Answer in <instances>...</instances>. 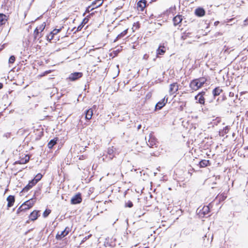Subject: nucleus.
<instances>
[{"label": "nucleus", "mask_w": 248, "mask_h": 248, "mask_svg": "<svg viewBox=\"0 0 248 248\" xmlns=\"http://www.w3.org/2000/svg\"><path fill=\"white\" fill-rule=\"evenodd\" d=\"M195 99L197 100V102L201 104H204L205 102V99L204 97L202 95H197L195 96Z\"/></svg>", "instance_id": "20"}, {"label": "nucleus", "mask_w": 248, "mask_h": 248, "mask_svg": "<svg viewBox=\"0 0 248 248\" xmlns=\"http://www.w3.org/2000/svg\"><path fill=\"white\" fill-rule=\"evenodd\" d=\"M202 87L197 79L192 80L189 84V87L192 91H197Z\"/></svg>", "instance_id": "2"}, {"label": "nucleus", "mask_w": 248, "mask_h": 248, "mask_svg": "<svg viewBox=\"0 0 248 248\" xmlns=\"http://www.w3.org/2000/svg\"><path fill=\"white\" fill-rule=\"evenodd\" d=\"M79 159H85V156L83 155H80Z\"/></svg>", "instance_id": "44"}, {"label": "nucleus", "mask_w": 248, "mask_h": 248, "mask_svg": "<svg viewBox=\"0 0 248 248\" xmlns=\"http://www.w3.org/2000/svg\"><path fill=\"white\" fill-rule=\"evenodd\" d=\"M176 7L175 6L171 7L169 9L167 10L165 12L163 13L164 15H166L167 16H169L170 15H172V16L174 15V13H175Z\"/></svg>", "instance_id": "12"}, {"label": "nucleus", "mask_w": 248, "mask_h": 248, "mask_svg": "<svg viewBox=\"0 0 248 248\" xmlns=\"http://www.w3.org/2000/svg\"><path fill=\"white\" fill-rule=\"evenodd\" d=\"M55 35L56 33H54L53 32H50L49 34H47L46 35V38L47 40L49 41H50L51 40H54V42H56L57 40V39L55 38Z\"/></svg>", "instance_id": "17"}, {"label": "nucleus", "mask_w": 248, "mask_h": 248, "mask_svg": "<svg viewBox=\"0 0 248 248\" xmlns=\"http://www.w3.org/2000/svg\"><path fill=\"white\" fill-rule=\"evenodd\" d=\"M199 38V37H198V35H196L195 36H194V37L193 39L192 40V41H194L196 40V39Z\"/></svg>", "instance_id": "45"}, {"label": "nucleus", "mask_w": 248, "mask_h": 248, "mask_svg": "<svg viewBox=\"0 0 248 248\" xmlns=\"http://www.w3.org/2000/svg\"><path fill=\"white\" fill-rule=\"evenodd\" d=\"M205 92H200L199 93L198 95H202L203 97V96L205 95Z\"/></svg>", "instance_id": "40"}, {"label": "nucleus", "mask_w": 248, "mask_h": 248, "mask_svg": "<svg viewBox=\"0 0 248 248\" xmlns=\"http://www.w3.org/2000/svg\"><path fill=\"white\" fill-rule=\"evenodd\" d=\"M58 32H56V33H56V35H55V38H57V40H59V39H58V37H57V33H58Z\"/></svg>", "instance_id": "49"}, {"label": "nucleus", "mask_w": 248, "mask_h": 248, "mask_svg": "<svg viewBox=\"0 0 248 248\" xmlns=\"http://www.w3.org/2000/svg\"><path fill=\"white\" fill-rule=\"evenodd\" d=\"M70 231V228L66 227L65 229L63 231L61 232L60 234L58 233L56 237L57 239H61L62 238L67 235L69 233Z\"/></svg>", "instance_id": "5"}, {"label": "nucleus", "mask_w": 248, "mask_h": 248, "mask_svg": "<svg viewBox=\"0 0 248 248\" xmlns=\"http://www.w3.org/2000/svg\"><path fill=\"white\" fill-rule=\"evenodd\" d=\"M147 1L146 0H140L137 3V8L138 10L143 11L146 6Z\"/></svg>", "instance_id": "9"}, {"label": "nucleus", "mask_w": 248, "mask_h": 248, "mask_svg": "<svg viewBox=\"0 0 248 248\" xmlns=\"http://www.w3.org/2000/svg\"><path fill=\"white\" fill-rule=\"evenodd\" d=\"M82 202L81 194L78 193L75 195L71 200V203L73 204H76L80 203Z\"/></svg>", "instance_id": "4"}, {"label": "nucleus", "mask_w": 248, "mask_h": 248, "mask_svg": "<svg viewBox=\"0 0 248 248\" xmlns=\"http://www.w3.org/2000/svg\"><path fill=\"white\" fill-rule=\"evenodd\" d=\"M167 99L165 101V98L159 101L155 105V109H161L166 104Z\"/></svg>", "instance_id": "14"}, {"label": "nucleus", "mask_w": 248, "mask_h": 248, "mask_svg": "<svg viewBox=\"0 0 248 248\" xmlns=\"http://www.w3.org/2000/svg\"><path fill=\"white\" fill-rule=\"evenodd\" d=\"M147 143L150 148L156 147V140L152 134L150 133L149 134L148 141Z\"/></svg>", "instance_id": "3"}, {"label": "nucleus", "mask_w": 248, "mask_h": 248, "mask_svg": "<svg viewBox=\"0 0 248 248\" xmlns=\"http://www.w3.org/2000/svg\"><path fill=\"white\" fill-rule=\"evenodd\" d=\"M25 207H27V205H25V206H24V207H23V208H25Z\"/></svg>", "instance_id": "63"}, {"label": "nucleus", "mask_w": 248, "mask_h": 248, "mask_svg": "<svg viewBox=\"0 0 248 248\" xmlns=\"http://www.w3.org/2000/svg\"><path fill=\"white\" fill-rule=\"evenodd\" d=\"M205 14V11L203 8L199 7L195 9V14L199 17L203 16Z\"/></svg>", "instance_id": "11"}, {"label": "nucleus", "mask_w": 248, "mask_h": 248, "mask_svg": "<svg viewBox=\"0 0 248 248\" xmlns=\"http://www.w3.org/2000/svg\"><path fill=\"white\" fill-rule=\"evenodd\" d=\"M116 152V149L113 146L108 148L107 150V155L108 156L109 160H112L115 156L114 154Z\"/></svg>", "instance_id": "7"}, {"label": "nucleus", "mask_w": 248, "mask_h": 248, "mask_svg": "<svg viewBox=\"0 0 248 248\" xmlns=\"http://www.w3.org/2000/svg\"><path fill=\"white\" fill-rule=\"evenodd\" d=\"M85 17H87L88 18V20H89V18H91V17L89 16V15L88 16H87Z\"/></svg>", "instance_id": "53"}, {"label": "nucleus", "mask_w": 248, "mask_h": 248, "mask_svg": "<svg viewBox=\"0 0 248 248\" xmlns=\"http://www.w3.org/2000/svg\"><path fill=\"white\" fill-rule=\"evenodd\" d=\"M61 29H55L52 31H61Z\"/></svg>", "instance_id": "46"}, {"label": "nucleus", "mask_w": 248, "mask_h": 248, "mask_svg": "<svg viewBox=\"0 0 248 248\" xmlns=\"http://www.w3.org/2000/svg\"><path fill=\"white\" fill-rule=\"evenodd\" d=\"M7 20V16L3 14H0V26L5 24Z\"/></svg>", "instance_id": "21"}, {"label": "nucleus", "mask_w": 248, "mask_h": 248, "mask_svg": "<svg viewBox=\"0 0 248 248\" xmlns=\"http://www.w3.org/2000/svg\"><path fill=\"white\" fill-rule=\"evenodd\" d=\"M49 73V72H48V71L45 72V73H46V74Z\"/></svg>", "instance_id": "58"}, {"label": "nucleus", "mask_w": 248, "mask_h": 248, "mask_svg": "<svg viewBox=\"0 0 248 248\" xmlns=\"http://www.w3.org/2000/svg\"><path fill=\"white\" fill-rule=\"evenodd\" d=\"M197 79L202 86L203 85V84L205 83V82L206 81V80L203 78H197Z\"/></svg>", "instance_id": "33"}, {"label": "nucleus", "mask_w": 248, "mask_h": 248, "mask_svg": "<svg viewBox=\"0 0 248 248\" xmlns=\"http://www.w3.org/2000/svg\"><path fill=\"white\" fill-rule=\"evenodd\" d=\"M119 165H118L117 167H116V169H119Z\"/></svg>", "instance_id": "56"}, {"label": "nucleus", "mask_w": 248, "mask_h": 248, "mask_svg": "<svg viewBox=\"0 0 248 248\" xmlns=\"http://www.w3.org/2000/svg\"><path fill=\"white\" fill-rule=\"evenodd\" d=\"M5 44L0 46V52L4 48Z\"/></svg>", "instance_id": "43"}, {"label": "nucleus", "mask_w": 248, "mask_h": 248, "mask_svg": "<svg viewBox=\"0 0 248 248\" xmlns=\"http://www.w3.org/2000/svg\"><path fill=\"white\" fill-rule=\"evenodd\" d=\"M127 32H122L120 34H119L116 37V38L114 40V42H116L117 41L119 38L124 37Z\"/></svg>", "instance_id": "35"}, {"label": "nucleus", "mask_w": 248, "mask_h": 248, "mask_svg": "<svg viewBox=\"0 0 248 248\" xmlns=\"http://www.w3.org/2000/svg\"><path fill=\"white\" fill-rule=\"evenodd\" d=\"M133 203L130 201H128L127 202H125V207L131 208L132 207H133Z\"/></svg>", "instance_id": "36"}, {"label": "nucleus", "mask_w": 248, "mask_h": 248, "mask_svg": "<svg viewBox=\"0 0 248 248\" xmlns=\"http://www.w3.org/2000/svg\"><path fill=\"white\" fill-rule=\"evenodd\" d=\"M222 92V90L219 87H217L215 88L213 91V94L214 96L219 95Z\"/></svg>", "instance_id": "27"}, {"label": "nucleus", "mask_w": 248, "mask_h": 248, "mask_svg": "<svg viewBox=\"0 0 248 248\" xmlns=\"http://www.w3.org/2000/svg\"><path fill=\"white\" fill-rule=\"evenodd\" d=\"M41 35V32H33V33H28L24 35L23 42L26 44V46H28L31 42H34L36 40L39 39Z\"/></svg>", "instance_id": "1"}, {"label": "nucleus", "mask_w": 248, "mask_h": 248, "mask_svg": "<svg viewBox=\"0 0 248 248\" xmlns=\"http://www.w3.org/2000/svg\"><path fill=\"white\" fill-rule=\"evenodd\" d=\"M87 27H88V26H86V27H85V30H86Z\"/></svg>", "instance_id": "60"}, {"label": "nucleus", "mask_w": 248, "mask_h": 248, "mask_svg": "<svg viewBox=\"0 0 248 248\" xmlns=\"http://www.w3.org/2000/svg\"><path fill=\"white\" fill-rule=\"evenodd\" d=\"M210 212V209L208 206H204L202 210V214L204 216L207 215Z\"/></svg>", "instance_id": "28"}, {"label": "nucleus", "mask_w": 248, "mask_h": 248, "mask_svg": "<svg viewBox=\"0 0 248 248\" xmlns=\"http://www.w3.org/2000/svg\"><path fill=\"white\" fill-rule=\"evenodd\" d=\"M85 119L86 120H90L91 119L92 116L93 115V110L92 108H89L87 110H86L85 111Z\"/></svg>", "instance_id": "16"}, {"label": "nucleus", "mask_w": 248, "mask_h": 248, "mask_svg": "<svg viewBox=\"0 0 248 248\" xmlns=\"http://www.w3.org/2000/svg\"><path fill=\"white\" fill-rule=\"evenodd\" d=\"M209 165V161L207 160H202L199 162V166L200 168H204Z\"/></svg>", "instance_id": "23"}, {"label": "nucleus", "mask_w": 248, "mask_h": 248, "mask_svg": "<svg viewBox=\"0 0 248 248\" xmlns=\"http://www.w3.org/2000/svg\"><path fill=\"white\" fill-rule=\"evenodd\" d=\"M76 29V27H73L71 30V31H74V30Z\"/></svg>", "instance_id": "54"}, {"label": "nucleus", "mask_w": 248, "mask_h": 248, "mask_svg": "<svg viewBox=\"0 0 248 248\" xmlns=\"http://www.w3.org/2000/svg\"><path fill=\"white\" fill-rule=\"evenodd\" d=\"M227 196L224 195H221L219 196H218L219 200L224 201L226 199Z\"/></svg>", "instance_id": "39"}, {"label": "nucleus", "mask_w": 248, "mask_h": 248, "mask_svg": "<svg viewBox=\"0 0 248 248\" xmlns=\"http://www.w3.org/2000/svg\"><path fill=\"white\" fill-rule=\"evenodd\" d=\"M88 22V19L87 17H85L82 22L80 23V24L78 27L77 30L76 31H80L83 27L84 26V25Z\"/></svg>", "instance_id": "18"}, {"label": "nucleus", "mask_w": 248, "mask_h": 248, "mask_svg": "<svg viewBox=\"0 0 248 248\" xmlns=\"http://www.w3.org/2000/svg\"><path fill=\"white\" fill-rule=\"evenodd\" d=\"M51 213V210L46 209L43 213V216L44 217H46Z\"/></svg>", "instance_id": "34"}, {"label": "nucleus", "mask_w": 248, "mask_h": 248, "mask_svg": "<svg viewBox=\"0 0 248 248\" xmlns=\"http://www.w3.org/2000/svg\"><path fill=\"white\" fill-rule=\"evenodd\" d=\"M36 202V198H31L26 202H25L24 203H23V205H27V207H26V210L30 209L32 205L34 204Z\"/></svg>", "instance_id": "10"}, {"label": "nucleus", "mask_w": 248, "mask_h": 248, "mask_svg": "<svg viewBox=\"0 0 248 248\" xmlns=\"http://www.w3.org/2000/svg\"><path fill=\"white\" fill-rule=\"evenodd\" d=\"M164 46H160L156 51L157 55H163L165 50L163 49Z\"/></svg>", "instance_id": "30"}, {"label": "nucleus", "mask_w": 248, "mask_h": 248, "mask_svg": "<svg viewBox=\"0 0 248 248\" xmlns=\"http://www.w3.org/2000/svg\"><path fill=\"white\" fill-rule=\"evenodd\" d=\"M58 138H55L51 140L48 143L47 146L49 149H51L57 143Z\"/></svg>", "instance_id": "24"}, {"label": "nucleus", "mask_w": 248, "mask_h": 248, "mask_svg": "<svg viewBox=\"0 0 248 248\" xmlns=\"http://www.w3.org/2000/svg\"><path fill=\"white\" fill-rule=\"evenodd\" d=\"M233 95V93H230V96H232Z\"/></svg>", "instance_id": "52"}, {"label": "nucleus", "mask_w": 248, "mask_h": 248, "mask_svg": "<svg viewBox=\"0 0 248 248\" xmlns=\"http://www.w3.org/2000/svg\"><path fill=\"white\" fill-rule=\"evenodd\" d=\"M7 201L8 202L7 207L8 208L12 207L15 201V198L14 196L10 195L7 198Z\"/></svg>", "instance_id": "15"}, {"label": "nucleus", "mask_w": 248, "mask_h": 248, "mask_svg": "<svg viewBox=\"0 0 248 248\" xmlns=\"http://www.w3.org/2000/svg\"><path fill=\"white\" fill-rule=\"evenodd\" d=\"M141 125L140 124L138 126V129L139 130L141 128Z\"/></svg>", "instance_id": "51"}, {"label": "nucleus", "mask_w": 248, "mask_h": 248, "mask_svg": "<svg viewBox=\"0 0 248 248\" xmlns=\"http://www.w3.org/2000/svg\"><path fill=\"white\" fill-rule=\"evenodd\" d=\"M34 26V23H32V25H30L28 26V31H29V30L31 29V27H32V26Z\"/></svg>", "instance_id": "41"}, {"label": "nucleus", "mask_w": 248, "mask_h": 248, "mask_svg": "<svg viewBox=\"0 0 248 248\" xmlns=\"http://www.w3.org/2000/svg\"><path fill=\"white\" fill-rule=\"evenodd\" d=\"M69 30H70V28H68L67 29V31H68Z\"/></svg>", "instance_id": "57"}, {"label": "nucleus", "mask_w": 248, "mask_h": 248, "mask_svg": "<svg viewBox=\"0 0 248 248\" xmlns=\"http://www.w3.org/2000/svg\"><path fill=\"white\" fill-rule=\"evenodd\" d=\"M191 35H192V33L191 32H188L186 33V32H184L183 33V34L182 35L181 37H182V39L185 40V39H186L187 37H189V38L192 37Z\"/></svg>", "instance_id": "31"}, {"label": "nucleus", "mask_w": 248, "mask_h": 248, "mask_svg": "<svg viewBox=\"0 0 248 248\" xmlns=\"http://www.w3.org/2000/svg\"><path fill=\"white\" fill-rule=\"evenodd\" d=\"M124 31H128V29H125Z\"/></svg>", "instance_id": "59"}, {"label": "nucleus", "mask_w": 248, "mask_h": 248, "mask_svg": "<svg viewBox=\"0 0 248 248\" xmlns=\"http://www.w3.org/2000/svg\"><path fill=\"white\" fill-rule=\"evenodd\" d=\"M37 192V191L35 192L34 194V197H35L36 195Z\"/></svg>", "instance_id": "55"}, {"label": "nucleus", "mask_w": 248, "mask_h": 248, "mask_svg": "<svg viewBox=\"0 0 248 248\" xmlns=\"http://www.w3.org/2000/svg\"><path fill=\"white\" fill-rule=\"evenodd\" d=\"M24 206L23 205V204L18 208L17 210V214H19L20 212L24 211V210H26V207L25 208H23L24 207Z\"/></svg>", "instance_id": "37"}, {"label": "nucleus", "mask_w": 248, "mask_h": 248, "mask_svg": "<svg viewBox=\"0 0 248 248\" xmlns=\"http://www.w3.org/2000/svg\"><path fill=\"white\" fill-rule=\"evenodd\" d=\"M179 89V86L178 84L175 83H173L170 85V89H169V93L170 94H173L175 93Z\"/></svg>", "instance_id": "8"}, {"label": "nucleus", "mask_w": 248, "mask_h": 248, "mask_svg": "<svg viewBox=\"0 0 248 248\" xmlns=\"http://www.w3.org/2000/svg\"><path fill=\"white\" fill-rule=\"evenodd\" d=\"M38 212L36 211V210H34L32 212H31L30 214V215L29 217L30 219L32 221L36 220L38 217Z\"/></svg>", "instance_id": "22"}, {"label": "nucleus", "mask_w": 248, "mask_h": 248, "mask_svg": "<svg viewBox=\"0 0 248 248\" xmlns=\"http://www.w3.org/2000/svg\"><path fill=\"white\" fill-rule=\"evenodd\" d=\"M3 87V84L1 83H0V89H2Z\"/></svg>", "instance_id": "50"}, {"label": "nucleus", "mask_w": 248, "mask_h": 248, "mask_svg": "<svg viewBox=\"0 0 248 248\" xmlns=\"http://www.w3.org/2000/svg\"><path fill=\"white\" fill-rule=\"evenodd\" d=\"M42 177V175L41 173L37 174L35 177L31 180L33 183L36 184Z\"/></svg>", "instance_id": "29"}, {"label": "nucleus", "mask_w": 248, "mask_h": 248, "mask_svg": "<svg viewBox=\"0 0 248 248\" xmlns=\"http://www.w3.org/2000/svg\"><path fill=\"white\" fill-rule=\"evenodd\" d=\"M94 9V8L93 6H92V5L91 6H89L88 7H87L85 12L83 14V16H85L87 13H90V12H91Z\"/></svg>", "instance_id": "32"}, {"label": "nucleus", "mask_w": 248, "mask_h": 248, "mask_svg": "<svg viewBox=\"0 0 248 248\" xmlns=\"http://www.w3.org/2000/svg\"><path fill=\"white\" fill-rule=\"evenodd\" d=\"M183 20L182 16L180 15H177L175 16L173 18V22L174 25L175 26L178 25L179 23H181Z\"/></svg>", "instance_id": "13"}, {"label": "nucleus", "mask_w": 248, "mask_h": 248, "mask_svg": "<svg viewBox=\"0 0 248 248\" xmlns=\"http://www.w3.org/2000/svg\"><path fill=\"white\" fill-rule=\"evenodd\" d=\"M87 27H88V26H86V27H85V30H86Z\"/></svg>", "instance_id": "61"}, {"label": "nucleus", "mask_w": 248, "mask_h": 248, "mask_svg": "<svg viewBox=\"0 0 248 248\" xmlns=\"http://www.w3.org/2000/svg\"><path fill=\"white\" fill-rule=\"evenodd\" d=\"M83 74L81 72H75L70 75L69 78L71 81H75L81 78Z\"/></svg>", "instance_id": "6"}, {"label": "nucleus", "mask_w": 248, "mask_h": 248, "mask_svg": "<svg viewBox=\"0 0 248 248\" xmlns=\"http://www.w3.org/2000/svg\"><path fill=\"white\" fill-rule=\"evenodd\" d=\"M102 3L103 1L101 0H96L92 2V6H93L94 8H96L101 6Z\"/></svg>", "instance_id": "25"}, {"label": "nucleus", "mask_w": 248, "mask_h": 248, "mask_svg": "<svg viewBox=\"0 0 248 248\" xmlns=\"http://www.w3.org/2000/svg\"><path fill=\"white\" fill-rule=\"evenodd\" d=\"M35 183H33L31 180L29 182V184L22 189L23 192H27L34 185Z\"/></svg>", "instance_id": "19"}, {"label": "nucleus", "mask_w": 248, "mask_h": 248, "mask_svg": "<svg viewBox=\"0 0 248 248\" xmlns=\"http://www.w3.org/2000/svg\"><path fill=\"white\" fill-rule=\"evenodd\" d=\"M219 23V21H216L215 23H214V24L215 26H217L218 24Z\"/></svg>", "instance_id": "47"}, {"label": "nucleus", "mask_w": 248, "mask_h": 248, "mask_svg": "<svg viewBox=\"0 0 248 248\" xmlns=\"http://www.w3.org/2000/svg\"><path fill=\"white\" fill-rule=\"evenodd\" d=\"M15 57L14 56H10L9 59V63H13L15 61Z\"/></svg>", "instance_id": "38"}, {"label": "nucleus", "mask_w": 248, "mask_h": 248, "mask_svg": "<svg viewBox=\"0 0 248 248\" xmlns=\"http://www.w3.org/2000/svg\"><path fill=\"white\" fill-rule=\"evenodd\" d=\"M87 27H88V26H86V27H85V30H86Z\"/></svg>", "instance_id": "62"}, {"label": "nucleus", "mask_w": 248, "mask_h": 248, "mask_svg": "<svg viewBox=\"0 0 248 248\" xmlns=\"http://www.w3.org/2000/svg\"><path fill=\"white\" fill-rule=\"evenodd\" d=\"M46 26V23L44 22L39 26L35 27V29H34V31H44Z\"/></svg>", "instance_id": "26"}, {"label": "nucleus", "mask_w": 248, "mask_h": 248, "mask_svg": "<svg viewBox=\"0 0 248 248\" xmlns=\"http://www.w3.org/2000/svg\"><path fill=\"white\" fill-rule=\"evenodd\" d=\"M93 15H94V13L93 12V13H92L91 14H89V16L92 17V16H93Z\"/></svg>", "instance_id": "48"}, {"label": "nucleus", "mask_w": 248, "mask_h": 248, "mask_svg": "<svg viewBox=\"0 0 248 248\" xmlns=\"http://www.w3.org/2000/svg\"><path fill=\"white\" fill-rule=\"evenodd\" d=\"M244 24L245 25H248V18H247L246 20H244Z\"/></svg>", "instance_id": "42"}]
</instances>
